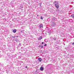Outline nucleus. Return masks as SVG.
<instances>
[{"label": "nucleus", "instance_id": "obj_11", "mask_svg": "<svg viewBox=\"0 0 74 74\" xmlns=\"http://www.w3.org/2000/svg\"><path fill=\"white\" fill-rule=\"evenodd\" d=\"M25 68H27V66H25Z\"/></svg>", "mask_w": 74, "mask_h": 74}, {"label": "nucleus", "instance_id": "obj_6", "mask_svg": "<svg viewBox=\"0 0 74 74\" xmlns=\"http://www.w3.org/2000/svg\"><path fill=\"white\" fill-rule=\"evenodd\" d=\"M42 39V37L41 36H40V38H39L38 40H40Z\"/></svg>", "mask_w": 74, "mask_h": 74}, {"label": "nucleus", "instance_id": "obj_5", "mask_svg": "<svg viewBox=\"0 0 74 74\" xmlns=\"http://www.w3.org/2000/svg\"><path fill=\"white\" fill-rule=\"evenodd\" d=\"M38 60H39V62H41V60H42L41 58H39L38 59Z\"/></svg>", "mask_w": 74, "mask_h": 74}, {"label": "nucleus", "instance_id": "obj_8", "mask_svg": "<svg viewBox=\"0 0 74 74\" xmlns=\"http://www.w3.org/2000/svg\"><path fill=\"white\" fill-rule=\"evenodd\" d=\"M40 19H43V18H42V17H41Z\"/></svg>", "mask_w": 74, "mask_h": 74}, {"label": "nucleus", "instance_id": "obj_3", "mask_svg": "<svg viewBox=\"0 0 74 74\" xmlns=\"http://www.w3.org/2000/svg\"><path fill=\"white\" fill-rule=\"evenodd\" d=\"M40 28H41V27H43V25L42 24H41L39 25Z\"/></svg>", "mask_w": 74, "mask_h": 74}, {"label": "nucleus", "instance_id": "obj_7", "mask_svg": "<svg viewBox=\"0 0 74 74\" xmlns=\"http://www.w3.org/2000/svg\"><path fill=\"white\" fill-rule=\"evenodd\" d=\"M71 16L72 18H74V14H72L71 15Z\"/></svg>", "mask_w": 74, "mask_h": 74}, {"label": "nucleus", "instance_id": "obj_10", "mask_svg": "<svg viewBox=\"0 0 74 74\" xmlns=\"http://www.w3.org/2000/svg\"><path fill=\"white\" fill-rule=\"evenodd\" d=\"M44 46H47V44H45V45H44Z\"/></svg>", "mask_w": 74, "mask_h": 74}, {"label": "nucleus", "instance_id": "obj_14", "mask_svg": "<svg viewBox=\"0 0 74 74\" xmlns=\"http://www.w3.org/2000/svg\"><path fill=\"white\" fill-rule=\"evenodd\" d=\"M37 16H38V15H37Z\"/></svg>", "mask_w": 74, "mask_h": 74}, {"label": "nucleus", "instance_id": "obj_2", "mask_svg": "<svg viewBox=\"0 0 74 74\" xmlns=\"http://www.w3.org/2000/svg\"><path fill=\"white\" fill-rule=\"evenodd\" d=\"M40 71H43V70H44V68L42 67H40Z\"/></svg>", "mask_w": 74, "mask_h": 74}, {"label": "nucleus", "instance_id": "obj_9", "mask_svg": "<svg viewBox=\"0 0 74 74\" xmlns=\"http://www.w3.org/2000/svg\"><path fill=\"white\" fill-rule=\"evenodd\" d=\"M41 47L42 48H43V46H41Z\"/></svg>", "mask_w": 74, "mask_h": 74}, {"label": "nucleus", "instance_id": "obj_13", "mask_svg": "<svg viewBox=\"0 0 74 74\" xmlns=\"http://www.w3.org/2000/svg\"><path fill=\"white\" fill-rule=\"evenodd\" d=\"M74 43H73V44H72V45H74Z\"/></svg>", "mask_w": 74, "mask_h": 74}, {"label": "nucleus", "instance_id": "obj_1", "mask_svg": "<svg viewBox=\"0 0 74 74\" xmlns=\"http://www.w3.org/2000/svg\"><path fill=\"white\" fill-rule=\"evenodd\" d=\"M54 3L55 4V5L56 8L58 9V8H59V5H58V2L55 1L54 2Z\"/></svg>", "mask_w": 74, "mask_h": 74}, {"label": "nucleus", "instance_id": "obj_12", "mask_svg": "<svg viewBox=\"0 0 74 74\" xmlns=\"http://www.w3.org/2000/svg\"><path fill=\"white\" fill-rule=\"evenodd\" d=\"M43 43H44V42H42V44H43Z\"/></svg>", "mask_w": 74, "mask_h": 74}, {"label": "nucleus", "instance_id": "obj_4", "mask_svg": "<svg viewBox=\"0 0 74 74\" xmlns=\"http://www.w3.org/2000/svg\"><path fill=\"white\" fill-rule=\"evenodd\" d=\"M16 32V29H14V30L13 31V33H15Z\"/></svg>", "mask_w": 74, "mask_h": 74}]
</instances>
